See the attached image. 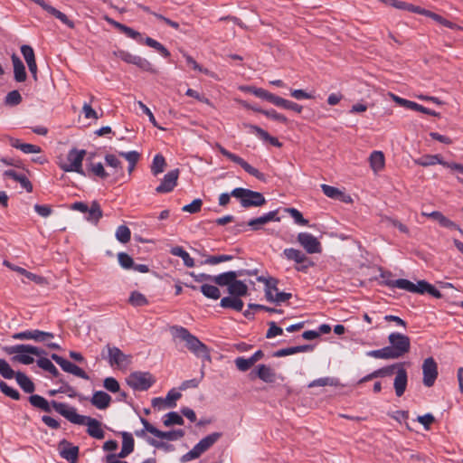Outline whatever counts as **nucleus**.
<instances>
[{"mask_svg": "<svg viewBox=\"0 0 463 463\" xmlns=\"http://www.w3.org/2000/svg\"><path fill=\"white\" fill-rule=\"evenodd\" d=\"M52 404L53 409L70 422L78 425H86L88 427L87 433L90 437L97 439H102L105 437V432L101 428V422L98 420L79 414L74 407L67 403L52 401Z\"/></svg>", "mask_w": 463, "mask_h": 463, "instance_id": "f257e3e1", "label": "nucleus"}, {"mask_svg": "<svg viewBox=\"0 0 463 463\" xmlns=\"http://www.w3.org/2000/svg\"><path fill=\"white\" fill-rule=\"evenodd\" d=\"M174 336L184 340L187 348L195 355L208 356V348L195 335H192L185 327L175 326L171 328Z\"/></svg>", "mask_w": 463, "mask_h": 463, "instance_id": "f03ea898", "label": "nucleus"}, {"mask_svg": "<svg viewBox=\"0 0 463 463\" xmlns=\"http://www.w3.org/2000/svg\"><path fill=\"white\" fill-rule=\"evenodd\" d=\"M222 436V432H213L203 438L194 448L187 453L184 454L180 461L185 463L201 457L202 454L210 449Z\"/></svg>", "mask_w": 463, "mask_h": 463, "instance_id": "7ed1b4c3", "label": "nucleus"}, {"mask_svg": "<svg viewBox=\"0 0 463 463\" xmlns=\"http://www.w3.org/2000/svg\"><path fill=\"white\" fill-rule=\"evenodd\" d=\"M232 195L240 200L243 208L258 207L266 203V199L261 193L242 187L233 189Z\"/></svg>", "mask_w": 463, "mask_h": 463, "instance_id": "20e7f679", "label": "nucleus"}, {"mask_svg": "<svg viewBox=\"0 0 463 463\" xmlns=\"http://www.w3.org/2000/svg\"><path fill=\"white\" fill-rule=\"evenodd\" d=\"M86 155L84 149L79 150L76 148L71 149L66 156V161L60 162L59 166L64 172H75L80 175H84L82 170V161Z\"/></svg>", "mask_w": 463, "mask_h": 463, "instance_id": "39448f33", "label": "nucleus"}, {"mask_svg": "<svg viewBox=\"0 0 463 463\" xmlns=\"http://www.w3.org/2000/svg\"><path fill=\"white\" fill-rule=\"evenodd\" d=\"M126 382L134 391L142 392L148 390L156 383V379L148 372L136 371L126 378Z\"/></svg>", "mask_w": 463, "mask_h": 463, "instance_id": "423d86ee", "label": "nucleus"}, {"mask_svg": "<svg viewBox=\"0 0 463 463\" xmlns=\"http://www.w3.org/2000/svg\"><path fill=\"white\" fill-rule=\"evenodd\" d=\"M31 345L19 344L3 347L5 354L14 355L12 360L22 364H31L34 362L33 354L27 352Z\"/></svg>", "mask_w": 463, "mask_h": 463, "instance_id": "0eeeda50", "label": "nucleus"}, {"mask_svg": "<svg viewBox=\"0 0 463 463\" xmlns=\"http://www.w3.org/2000/svg\"><path fill=\"white\" fill-rule=\"evenodd\" d=\"M217 147L222 156H224L225 157H227L228 159L232 161L233 163H236L239 165H241L243 168V170L245 172H247L249 175L256 177L258 180H260V181L266 180V176L263 173L260 172L257 168L250 165L243 158L228 151L226 148H224L221 145H217Z\"/></svg>", "mask_w": 463, "mask_h": 463, "instance_id": "6e6552de", "label": "nucleus"}, {"mask_svg": "<svg viewBox=\"0 0 463 463\" xmlns=\"http://www.w3.org/2000/svg\"><path fill=\"white\" fill-rule=\"evenodd\" d=\"M400 284L403 287V290H406L408 292L419 294L428 293L429 295L436 298H442V294L440 293V291L425 280H419L417 284H414L411 281L401 282Z\"/></svg>", "mask_w": 463, "mask_h": 463, "instance_id": "1a4fd4ad", "label": "nucleus"}, {"mask_svg": "<svg viewBox=\"0 0 463 463\" xmlns=\"http://www.w3.org/2000/svg\"><path fill=\"white\" fill-rule=\"evenodd\" d=\"M422 374L423 385L426 387L433 386L439 375L438 364L433 357H428L423 361Z\"/></svg>", "mask_w": 463, "mask_h": 463, "instance_id": "9d476101", "label": "nucleus"}, {"mask_svg": "<svg viewBox=\"0 0 463 463\" xmlns=\"http://www.w3.org/2000/svg\"><path fill=\"white\" fill-rule=\"evenodd\" d=\"M108 362L110 366L118 368H126L131 362V356L125 354L118 347L107 345Z\"/></svg>", "mask_w": 463, "mask_h": 463, "instance_id": "9b49d317", "label": "nucleus"}, {"mask_svg": "<svg viewBox=\"0 0 463 463\" xmlns=\"http://www.w3.org/2000/svg\"><path fill=\"white\" fill-rule=\"evenodd\" d=\"M140 421L143 424V426H146L147 431L151 434H153L155 437L166 439V440H178L182 439L184 436V431L183 430H174L170 431H162L154 427L152 424L149 423L147 420L145 418H140Z\"/></svg>", "mask_w": 463, "mask_h": 463, "instance_id": "f8f14e48", "label": "nucleus"}, {"mask_svg": "<svg viewBox=\"0 0 463 463\" xmlns=\"http://www.w3.org/2000/svg\"><path fill=\"white\" fill-rule=\"evenodd\" d=\"M298 241L308 254L320 253L322 251L320 241L309 232H299L298 234Z\"/></svg>", "mask_w": 463, "mask_h": 463, "instance_id": "ddd939ff", "label": "nucleus"}, {"mask_svg": "<svg viewBox=\"0 0 463 463\" xmlns=\"http://www.w3.org/2000/svg\"><path fill=\"white\" fill-rule=\"evenodd\" d=\"M388 340L391 346L395 349L401 357L410 351L411 340L409 336L393 332L389 335Z\"/></svg>", "mask_w": 463, "mask_h": 463, "instance_id": "4468645a", "label": "nucleus"}, {"mask_svg": "<svg viewBox=\"0 0 463 463\" xmlns=\"http://www.w3.org/2000/svg\"><path fill=\"white\" fill-rule=\"evenodd\" d=\"M51 358L56 363L58 364L61 369L66 372V373H70L75 376H78L80 378H82L84 380H89L90 377L89 375L87 374V373L81 369L80 367H79L78 365L74 364L73 363L64 359L63 357L56 354H52L51 355Z\"/></svg>", "mask_w": 463, "mask_h": 463, "instance_id": "2eb2a0df", "label": "nucleus"}, {"mask_svg": "<svg viewBox=\"0 0 463 463\" xmlns=\"http://www.w3.org/2000/svg\"><path fill=\"white\" fill-rule=\"evenodd\" d=\"M283 256L288 260L295 261L298 266L296 268L299 271H306L311 265L308 258L301 250L294 248H287L283 250Z\"/></svg>", "mask_w": 463, "mask_h": 463, "instance_id": "dca6fc26", "label": "nucleus"}, {"mask_svg": "<svg viewBox=\"0 0 463 463\" xmlns=\"http://www.w3.org/2000/svg\"><path fill=\"white\" fill-rule=\"evenodd\" d=\"M54 335L50 332H44L38 329L34 330H25L19 333H15L13 335L14 339L16 340H34L36 342H48L50 339H52Z\"/></svg>", "mask_w": 463, "mask_h": 463, "instance_id": "f3484780", "label": "nucleus"}, {"mask_svg": "<svg viewBox=\"0 0 463 463\" xmlns=\"http://www.w3.org/2000/svg\"><path fill=\"white\" fill-rule=\"evenodd\" d=\"M178 176V169L169 171L165 175L160 184L156 188V192L158 194H166L172 192L177 184Z\"/></svg>", "mask_w": 463, "mask_h": 463, "instance_id": "a211bd4d", "label": "nucleus"}, {"mask_svg": "<svg viewBox=\"0 0 463 463\" xmlns=\"http://www.w3.org/2000/svg\"><path fill=\"white\" fill-rule=\"evenodd\" d=\"M279 209H276L274 211H270L269 213H264L263 215L250 219L248 222V226L250 227L252 231L260 230L264 224L269 222H280L281 218L278 216Z\"/></svg>", "mask_w": 463, "mask_h": 463, "instance_id": "6ab92c4d", "label": "nucleus"}, {"mask_svg": "<svg viewBox=\"0 0 463 463\" xmlns=\"http://www.w3.org/2000/svg\"><path fill=\"white\" fill-rule=\"evenodd\" d=\"M59 451L62 458L70 463H77L79 457V448L69 441L62 439L59 443Z\"/></svg>", "mask_w": 463, "mask_h": 463, "instance_id": "aec40b11", "label": "nucleus"}, {"mask_svg": "<svg viewBox=\"0 0 463 463\" xmlns=\"http://www.w3.org/2000/svg\"><path fill=\"white\" fill-rule=\"evenodd\" d=\"M241 275H243V271L233 270L223 272L218 275H213L212 283H214L220 287H227V288H229L233 279Z\"/></svg>", "mask_w": 463, "mask_h": 463, "instance_id": "412c9836", "label": "nucleus"}, {"mask_svg": "<svg viewBox=\"0 0 463 463\" xmlns=\"http://www.w3.org/2000/svg\"><path fill=\"white\" fill-rule=\"evenodd\" d=\"M253 374L267 383H272L276 381V373L266 364H259L256 369L250 373L251 377H253Z\"/></svg>", "mask_w": 463, "mask_h": 463, "instance_id": "4be33fe9", "label": "nucleus"}, {"mask_svg": "<svg viewBox=\"0 0 463 463\" xmlns=\"http://www.w3.org/2000/svg\"><path fill=\"white\" fill-rule=\"evenodd\" d=\"M408 383V375L406 370L401 365L396 373V376L393 382V387L395 394L398 397L403 395Z\"/></svg>", "mask_w": 463, "mask_h": 463, "instance_id": "5701e85b", "label": "nucleus"}, {"mask_svg": "<svg viewBox=\"0 0 463 463\" xmlns=\"http://www.w3.org/2000/svg\"><path fill=\"white\" fill-rule=\"evenodd\" d=\"M90 402L97 409L105 410L109 406L111 402V397L109 394L103 391H96L90 399Z\"/></svg>", "mask_w": 463, "mask_h": 463, "instance_id": "b1692460", "label": "nucleus"}, {"mask_svg": "<svg viewBox=\"0 0 463 463\" xmlns=\"http://www.w3.org/2000/svg\"><path fill=\"white\" fill-rule=\"evenodd\" d=\"M12 62L14 67V78L16 82H24L27 78L25 67L21 59L15 54L12 55Z\"/></svg>", "mask_w": 463, "mask_h": 463, "instance_id": "393cba45", "label": "nucleus"}, {"mask_svg": "<svg viewBox=\"0 0 463 463\" xmlns=\"http://www.w3.org/2000/svg\"><path fill=\"white\" fill-rule=\"evenodd\" d=\"M106 20L109 22V24H110L115 28L118 29L121 33H125L128 37L141 43L142 37H141L140 33H138L137 31H135L134 29H132L123 24H120L111 18H107Z\"/></svg>", "mask_w": 463, "mask_h": 463, "instance_id": "a878e982", "label": "nucleus"}, {"mask_svg": "<svg viewBox=\"0 0 463 463\" xmlns=\"http://www.w3.org/2000/svg\"><path fill=\"white\" fill-rule=\"evenodd\" d=\"M220 307H222V308H231L235 311L240 312L242 310V308L244 307V303L241 299V298L228 296V297H224L221 299Z\"/></svg>", "mask_w": 463, "mask_h": 463, "instance_id": "bb28decb", "label": "nucleus"}, {"mask_svg": "<svg viewBox=\"0 0 463 463\" xmlns=\"http://www.w3.org/2000/svg\"><path fill=\"white\" fill-rule=\"evenodd\" d=\"M227 291L230 296L241 298L248 294V286L243 281L234 279Z\"/></svg>", "mask_w": 463, "mask_h": 463, "instance_id": "cd10ccee", "label": "nucleus"}, {"mask_svg": "<svg viewBox=\"0 0 463 463\" xmlns=\"http://www.w3.org/2000/svg\"><path fill=\"white\" fill-rule=\"evenodd\" d=\"M4 175L20 183L21 186L24 188L27 192L30 193L33 191V185L25 175L18 174L17 172L12 169L5 171Z\"/></svg>", "mask_w": 463, "mask_h": 463, "instance_id": "c85d7f7f", "label": "nucleus"}, {"mask_svg": "<svg viewBox=\"0 0 463 463\" xmlns=\"http://www.w3.org/2000/svg\"><path fill=\"white\" fill-rule=\"evenodd\" d=\"M380 278L382 279V284L385 285L389 288H400L403 289V287L400 284L401 282H410V280L405 279H393L392 274L390 271H381Z\"/></svg>", "mask_w": 463, "mask_h": 463, "instance_id": "c756f323", "label": "nucleus"}, {"mask_svg": "<svg viewBox=\"0 0 463 463\" xmlns=\"http://www.w3.org/2000/svg\"><path fill=\"white\" fill-rule=\"evenodd\" d=\"M86 213V220L94 224H97L103 215L100 205L97 201L91 202Z\"/></svg>", "mask_w": 463, "mask_h": 463, "instance_id": "7c9ffc66", "label": "nucleus"}, {"mask_svg": "<svg viewBox=\"0 0 463 463\" xmlns=\"http://www.w3.org/2000/svg\"><path fill=\"white\" fill-rule=\"evenodd\" d=\"M272 104H274L277 107L283 108L285 109H290L297 113H301L303 107L298 103H295L293 101L285 99L281 97H279L275 95L272 100Z\"/></svg>", "mask_w": 463, "mask_h": 463, "instance_id": "2f4dec72", "label": "nucleus"}, {"mask_svg": "<svg viewBox=\"0 0 463 463\" xmlns=\"http://www.w3.org/2000/svg\"><path fill=\"white\" fill-rule=\"evenodd\" d=\"M370 166L374 173L381 171L384 167V155L382 151H373L369 157Z\"/></svg>", "mask_w": 463, "mask_h": 463, "instance_id": "473e14b6", "label": "nucleus"}, {"mask_svg": "<svg viewBox=\"0 0 463 463\" xmlns=\"http://www.w3.org/2000/svg\"><path fill=\"white\" fill-rule=\"evenodd\" d=\"M265 295L269 301L276 303L286 302L292 296L290 293L279 292L278 289L275 291L273 288H266Z\"/></svg>", "mask_w": 463, "mask_h": 463, "instance_id": "72a5a7b5", "label": "nucleus"}, {"mask_svg": "<svg viewBox=\"0 0 463 463\" xmlns=\"http://www.w3.org/2000/svg\"><path fill=\"white\" fill-rule=\"evenodd\" d=\"M15 380L19 386L24 390V392L27 393H32L34 391V383L31 381V379L24 374V373L17 372L14 375Z\"/></svg>", "mask_w": 463, "mask_h": 463, "instance_id": "f704fd0d", "label": "nucleus"}, {"mask_svg": "<svg viewBox=\"0 0 463 463\" xmlns=\"http://www.w3.org/2000/svg\"><path fill=\"white\" fill-rule=\"evenodd\" d=\"M414 163L420 166H430L436 164H443V159L439 155H426L414 160Z\"/></svg>", "mask_w": 463, "mask_h": 463, "instance_id": "c9c22d12", "label": "nucleus"}, {"mask_svg": "<svg viewBox=\"0 0 463 463\" xmlns=\"http://www.w3.org/2000/svg\"><path fill=\"white\" fill-rule=\"evenodd\" d=\"M29 402L33 407L41 409L45 412H50L52 411L51 405L52 404H50L48 401L41 395L32 394L29 397ZM52 407L53 408V406Z\"/></svg>", "mask_w": 463, "mask_h": 463, "instance_id": "e433bc0d", "label": "nucleus"}, {"mask_svg": "<svg viewBox=\"0 0 463 463\" xmlns=\"http://www.w3.org/2000/svg\"><path fill=\"white\" fill-rule=\"evenodd\" d=\"M202 294L210 299L217 300L221 298V291L217 286L212 284H203L200 287Z\"/></svg>", "mask_w": 463, "mask_h": 463, "instance_id": "4c0bfd02", "label": "nucleus"}, {"mask_svg": "<svg viewBox=\"0 0 463 463\" xmlns=\"http://www.w3.org/2000/svg\"><path fill=\"white\" fill-rule=\"evenodd\" d=\"M163 423L165 427H170L173 425H184V421L183 417L176 411H170L164 416Z\"/></svg>", "mask_w": 463, "mask_h": 463, "instance_id": "58836bf2", "label": "nucleus"}, {"mask_svg": "<svg viewBox=\"0 0 463 463\" xmlns=\"http://www.w3.org/2000/svg\"><path fill=\"white\" fill-rule=\"evenodd\" d=\"M165 166V157L157 154L154 156L152 165H151V172L152 174L156 176L159 174L163 173Z\"/></svg>", "mask_w": 463, "mask_h": 463, "instance_id": "ea45409f", "label": "nucleus"}, {"mask_svg": "<svg viewBox=\"0 0 463 463\" xmlns=\"http://www.w3.org/2000/svg\"><path fill=\"white\" fill-rule=\"evenodd\" d=\"M37 365L43 370L50 373L53 377H57L60 373L52 361L48 358H39Z\"/></svg>", "mask_w": 463, "mask_h": 463, "instance_id": "a19ab883", "label": "nucleus"}, {"mask_svg": "<svg viewBox=\"0 0 463 463\" xmlns=\"http://www.w3.org/2000/svg\"><path fill=\"white\" fill-rule=\"evenodd\" d=\"M115 236L119 242L127 243L130 241L131 232L128 226L120 225L118 227Z\"/></svg>", "mask_w": 463, "mask_h": 463, "instance_id": "79ce46f5", "label": "nucleus"}, {"mask_svg": "<svg viewBox=\"0 0 463 463\" xmlns=\"http://www.w3.org/2000/svg\"><path fill=\"white\" fill-rule=\"evenodd\" d=\"M105 162L108 166L112 167L114 169L115 174L121 172L123 169L122 162L117 157V156L113 154L106 155Z\"/></svg>", "mask_w": 463, "mask_h": 463, "instance_id": "37998d69", "label": "nucleus"}, {"mask_svg": "<svg viewBox=\"0 0 463 463\" xmlns=\"http://www.w3.org/2000/svg\"><path fill=\"white\" fill-rule=\"evenodd\" d=\"M88 170L101 179H106L109 176L101 163H90L88 165Z\"/></svg>", "mask_w": 463, "mask_h": 463, "instance_id": "c03bdc74", "label": "nucleus"}, {"mask_svg": "<svg viewBox=\"0 0 463 463\" xmlns=\"http://www.w3.org/2000/svg\"><path fill=\"white\" fill-rule=\"evenodd\" d=\"M134 65L137 66L139 69L145 71H148L151 73H156L157 71L154 68L150 61L146 59L142 58L140 56L136 57V60L133 62Z\"/></svg>", "mask_w": 463, "mask_h": 463, "instance_id": "a18cd8bd", "label": "nucleus"}, {"mask_svg": "<svg viewBox=\"0 0 463 463\" xmlns=\"http://www.w3.org/2000/svg\"><path fill=\"white\" fill-rule=\"evenodd\" d=\"M284 212L288 213L297 224L301 226L308 225V221L303 217L302 213L298 209L285 208Z\"/></svg>", "mask_w": 463, "mask_h": 463, "instance_id": "49530a36", "label": "nucleus"}, {"mask_svg": "<svg viewBox=\"0 0 463 463\" xmlns=\"http://www.w3.org/2000/svg\"><path fill=\"white\" fill-rule=\"evenodd\" d=\"M129 303L134 307H143L147 305L148 301L145 295L138 291H134L129 297Z\"/></svg>", "mask_w": 463, "mask_h": 463, "instance_id": "de8ad7c7", "label": "nucleus"}, {"mask_svg": "<svg viewBox=\"0 0 463 463\" xmlns=\"http://www.w3.org/2000/svg\"><path fill=\"white\" fill-rule=\"evenodd\" d=\"M4 264L6 265L11 269H13V270H14V271L24 275V277H26L30 280L37 282L40 279L39 276H37V275H35V274H33L32 272L27 271L25 269H24L22 267L14 266V265L10 264L7 261H5Z\"/></svg>", "mask_w": 463, "mask_h": 463, "instance_id": "09e8293b", "label": "nucleus"}, {"mask_svg": "<svg viewBox=\"0 0 463 463\" xmlns=\"http://www.w3.org/2000/svg\"><path fill=\"white\" fill-rule=\"evenodd\" d=\"M256 111L262 113L267 118H271L273 120H276V121H279V122H281L284 124H286L288 122V118L284 115L278 113L275 109H268V110L256 109Z\"/></svg>", "mask_w": 463, "mask_h": 463, "instance_id": "8fccbe9b", "label": "nucleus"}, {"mask_svg": "<svg viewBox=\"0 0 463 463\" xmlns=\"http://www.w3.org/2000/svg\"><path fill=\"white\" fill-rule=\"evenodd\" d=\"M425 16L433 19L434 21H436L437 23L442 24L445 27H448V28H450V29H454L456 27V24L454 23L445 19L441 15H439V14H438L436 13H433L431 11L428 10Z\"/></svg>", "mask_w": 463, "mask_h": 463, "instance_id": "3c124183", "label": "nucleus"}, {"mask_svg": "<svg viewBox=\"0 0 463 463\" xmlns=\"http://www.w3.org/2000/svg\"><path fill=\"white\" fill-rule=\"evenodd\" d=\"M0 390L6 396H8L15 401H18L20 399L19 392L16 389L9 386L5 382H3V381L0 382Z\"/></svg>", "mask_w": 463, "mask_h": 463, "instance_id": "603ef678", "label": "nucleus"}, {"mask_svg": "<svg viewBox=\"0 0 463 463\" xmlns=\"http://www.w3.org/2000/svg\"><path fill=\"white\" fill-rule=\"evenodd\" d=\"M234 364L237 367V369L241 372H246L248 371L251 366L254 365L253 362L251 361V359L249 357V358H245L243 356H239L237 357L235 360H234Z\"/></svg>", "mask_w": 463, "mask_h": 463, "instance_id": "864d4df0", "label": "nucleus"}, {"mask_svg": "<svg viewBox=\"0 0 463 463\" xmlns=\"http://www.w3.org/2000/svg\"><path fill=\"white\" fill-rule=\"evenodd\" d=\"M336 384H337V381L335 378L322 377V378H318V379L312 381L308 384V387L312 388V387H317V386H327V385L335 386Z\"/></svg>", "mask_w": 463, "mask_h": 463, "instance_id": "5fc2aeb1", "label": "nucleus"}, {"mask_svg": "<svg viewBox=\"0 0 463 463\" xmlns=\"http://www.w3.org/2000/svg\"><path fill=\"white\" fill-rule=\"evenodd\" d=\"M22 102V96L18 90H12L5 98V103L8 106H16Z\"/></svg>", "mask_w": 463, "mask_h": 463, "instance_id": "6e6d98bb", "label": "nucleus"}, {"mask_svg": "<svg viewBox=\"0 0 463 463\" xmlns=\"http://www.w3.org/2000/svg\"><path fill=\"white\" fill-rule=\"evenodd\" d=\"M0 374L5 379H12L16 373L5 359H0Z\"/></svg>", "mask_w": 463, "mask_h": 463, "instance_id": "4d7b16f0", "label": "nucleus"}, {"mask_svg": "<svg viewBox=\"0 0 463 463\" xmlns=\"http://www.w3.org/2000/svg\"><path fill=\"white\" fill-rule=\"evenodd\" d=\"M391 97L397 104H399L402 107H404L411 110H415L417 109L418 103L414 101L401 98L395 94H391Z\"/></svg>", "mask_w": 463, "mask_h": 463, "instance_id": "13d9d810", "label": "nucleus"}, {"mask_svg": "<svg viewBox=\"0 0 463 463\" xmlns=\"http://www.w3.org/2000/svg\"><path fill=\"white\" fill-rule=\"evenodd\" d=\"M233 257L232 255H215V256H209L204 261V264L209 265H216L221 262H225L232 260Z\"/></svg>", "mask_w": 463, "mask_h": 463, "instance_id": "bf43d9fd", "label": "nucleus"}, {"mask_svg": "<svg viewBox=\"0 0 463 463\" xmlns=\"http://www.w3.org/2000/svg\"><path fill=\"white\" fill-rule=\"evenodd\" d=\"M118 260L119 265L125 269H131L134 264L133 259L125 252H119L118 254Z\"/></svg>", "mask_w": 463, "mask_h": 463, "instance_id": "052dcab7", "label": "nucleus"}, {"mask_svg": "<svg viewBox=\"0 0 463 463\" xmlns=\"http://www.w3.org/2000/svg\"><path fill=\"white\" fill-rule=\"evenodd\" d=\"M439 224L441 227H444V228H447L449 230H456L463 236V230L460 228V226L458 224H457L455 222L449 220L445 215L442 216Z\"/></svg>", "mask_w": 463, "mask_h": 463, "instance_id": "680f3d73", "label": "nucleus"}, {"mask_svg": "<svg viewBox=\"0 0 463 463\" xmlns=\"http://www.w3.org/2000/svg\"><path fill=\"white\" fill-rule=\"evenodd\" d=\"M181 397V393L175 389L170 390L165 400L166 407L173 408L176 405L175 402Z\"/></svg>", "mask_w": 463, "mask_h": 463, "instance_id": "e2e57ef3", "label": "nucleus"}, {"mask_svg": "<svg viewBox=\"0 0 463 463\" xmlns=\"http://www.w3.org/2000/svg\"><path fill=\"white\" fill-rule=\"evenodd\" d=\"M269 329L266 333V337L270 339L274 338L278 335H281L283 334V329L277 326V324L274 321H270L268 323Z\"/></svg>", "mask_w": 463, "mask_h": 463, "instance_id": "0e129e2a", "label": "nucleus"}, {"mask_svg": "<svg viewBox=\"0 0 463 463\" xmlns=\"http://www.w3.org/2000/svg\"><path fill=\"white\" fill-rule=\"evenodd\" d=\"M135 441L131 433L124 431L122 432V448L133 452Z\"/></svg>", "mask_w": 463, "mask_h": 463, "instance_id": "69168bd1", "label": "nucleus"}, {"mask_svg": "<svg viewBox=\"0 0 463 463\" xmlns=\"http://www.w3.org/2000/svg\"><path fill=\"white\" fill-rule=\"evenodd\" d=\"M103 386L110 392H118L120 389L118 382L114 377L105 378Z\"/></svg>", "mask_w": 463, "mask_h": 463, "instance_id": "338daca9", "label": "nucleus"}, {"mask_svg": "<svg viewBox=\"0 0 463 463\" xmlns=\"http://www.w3.org/2000/svg\"><path fill=\"white\" fill-rule=\"evenodd\" d=\"M203 205V201L199 198L194 199L191 203L184 205L182 208L183 212L190 213H198Z\"/></svg>", "mask_w": 463, "mask_h": 463, "instance_id": "774afa93", "label": "nucleus"}]
</instances>
